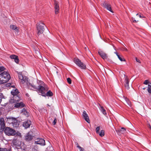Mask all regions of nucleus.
Masks as SVG:
<instances>
[{
  "mask_svg": "<svg viewBox=\"0 0 151 151\" xmlns=\"http://www.w3.org/2000/svg\"><path fill=\"white\" fill-rule=\"evenodd\" d=\"M10 78V74L7 71H4L0 73V84L7 82Z\"/></svg>",
  "mask_w": 151,
  "mask_h": 151,
  "instance_id": "1",
  "label": "nucleus"
},
{
  "mask_svg": "<svg viewBox=\"0 0 151 151\" xmlns=\"http://www.w3.org/2000/svg\"><path fill=\"white\" fill-rule=\"evenodd\" d=\"M4 129V133L6 135L9 136H14L16 134L15 131L9 127H7Z\"/></svg>",
  "mask_w": 151,
  "mask_h": 151,
  "instance_id": "2",
  "label": "nucleus"
},
{
  "mask_svg": "<svg viewBox=\"0 0 151 151\" xmlns=\"http://www.w3.org/2000/svg\"><path fill=\"white\" fill-rule=\"evenodd\" d=\"M74 61L81 69H86V66L85 64L82 62L81 61L77 58H74Z\"/></svg>",
  "mask_w": 151,
  "mask_h": 151,
  "instance_id": "3",
  "label": "nucleus"
},
{
  "mask_svg": "<svg viewBox=\"0 0 151 151\" xmlns=\"http://www.w3.org/2000/svg\"><path fill=\"white\" fill-rule=\"evenodd\" d=\"M45 24L42 22H40L37 24V34L39 35L42 34L44 30Z\"/></svg>",
  "mask_w": 151,
  "mask_h": 151,
  "instance_id": "4",
  "label": "nucleus"
},
{
  "mask_svg": "<svg viewBox=\"0 0 151 151\" xmlns=\"http://www.w3.org/2000/svg\"><path fill=\"white\" fill-rule=\"evenodd\" d=\"M101 6L104 8L106 9L107 10L110 11L112 13L114 12L111 9V5L109 4L106 1H104L103 3L101 4Z\"/></svg>",
  "mask_w": 151,
  "mask_h": 151,
  "instance_id": "5",
  "label": "nucleus"
},
{
  "mask_svg": "<svg viewBox=\"0 0 151 151\" xmlns=\"http://www.w3.org/2000/svg\"><path fill=\"white\" fill-rule=\"evenodd\" d=\"M45 90L46 88L45 87L39 85L37 91L40 95L43 96H45L44 95H45Z\"/></svg>",
  "mask_w": 151,
  "mask_h": 151,
  "instance_id": "6",
  "label": "nucleus"
},
{
  "mask_svg": "<svg viewBox=\"0 0 151 151\" xmlns=\"http://www.w3.org/2000/svg\"><path fill=\"white\" fill-rule=\"evenodd\" d=\"M18 75L19 78L21 83H24L27 80V77L22 75V72H19L18 73Z\"/></svg>",
  "mask_w": 151,
  "mask_h": 151,
  "instance_id": "7",
  "label": "nucleus"
},
{
  "mask_svg": "<svg viewBox=\"0 0 151 151\" xmlns=\"http://www.w3.org/2000/svg\"><path fill=\"white\" fill-rule=\"evenodd\" d=\"M35 144L41 145H45V140L42 138H37L35 139Z\"/></svg>",
  "mask_w": 151,
  "mask_h": 151,
  "instance_id": "8",
  "label": "nucleus"
},
{
  "mask_svg": "<svg viewBox=\"0 0 151 151\" xmlns=\"http://www.w3.org/2000/svg\"><path fill=\"white\" fill-rule=\"evenodd\" d=\"M5 127V124L3 118L0 119V132H3Z\"/></svg>",
  "mask_w": 151,
  "mask_h": 151,
  "instance_id": "9",
  "label": "nucleus"
},
{
  "mask_svg": "<svg viewBox=\"0 0 151 151\" xmlns=\"http://www.w3.org/2000/svg\"><path fill=\"white\" fill-rule=\"evenodd\" d=\"M54 8L55 14H57L59 13V2L56 0L54 1Z\"/></svg>",
  "mask_w": 151,
  "mask_h": 151,
  "instance_id": "10",
  "label": "nucleus"
},
{
  "mask_svg": "<svg viewBox=\"0 0 151 151\" xmlns=\"http://www.w3.org/2000/svg\"><path fill=\"white\" fill-rule=\"evenodd\" d=\"M82 116L84 119L88 123H90V121L89 119L88 115L87 114L86 111H83V113L82 114Z\"/></svg>",
  "mask_w": 151,
  "mask_h": 151,
  "instance_id": "11",
  "label": "nucleus"
},
{
  "mask_svg": "<svg viewBox=\"0 0 151 151\" xmlns=\"http://www.w3.org/2000/svg\"><path fill=\"white\" fill-rule=\"evenodd\" d=\"M31 122L29 120L25 121L23 123V126L25 128H27L29 127L31 124Z\"/></svg>",
  "mask_w": 151,
  "mask_h": 151,
  "instance_id": "12",
  "label": "nucleus"
},
{
  "mask_svg": "<svg viewBox=\"0 0 151 151\" xmlns=\"http://www.w3.org/2000/svg\"><path fill=\"white\" fill-rule=\"evenodd\" d=\"M98 54L103 59H106L107 58V54L102 51H98Z\"/></svg>",
  "mask_w": 151,
  "mask_h": 151,
  "instance_id": "13",
  "label": "nucleus"
},
{
  "mask_svg": "<svg viewBox=\"0 0 151 151\" xmlns=\"http://www.w3.org/2000/svg\"><path fill=\"white\" fill-rule=\"evenodd\" d=\"M25 105L22 102H20V103H17L14 104V107L16 108H21L25 106Z\"/></svg>",
  "mask_w": 151,
  "mask_h": 151,
  "instance_id": "14",
  "label": "nucleus"
},
{
  "mask_svg": "<svg viewBox=\"0 0 151 151\" xmlns=\"http://www.w3.org/2000/svg\"><path fill=\"white\" fill-rule=\"evenodd\" d=\"M9 58L12 59H14L15 62L17 63H18L19 62L18 57L16 55H12L9 56Z\"/></svg>",
  "mask_w": 151,
  "mask_h": 151,
  "instance_id": "15",
  "label": "nucleus"
},
{
  "mask_svg": "<svg viewBox=\"0 0 151 151\" xmlns=\"http://www.w3.org/2000/svg\"><path fill=\"white\" fill-rule=\"evenodd\" d=\"M25 138L26 140L27 141L29 142L31 141L32 139L33 136L28 133L25 136Z\"/></svg>",
  "mask_w": 151,
  "mask_h": 151,
  "instance_id": "16",
  "label": "nucleus"
},
{
  "mask_svg": "<svg viewBox=\"0 0 151 151\" xmlns=\"http://www.w3.org/2000/svg\"><path fill=\"white\" fill-rule=\"evenodd\" d=\"M125 83L124 85L126 89H129V81L127 76L125 78Z\"/></svg>",
  "mask_w": 151,
  "mask_h": 151,
  "instance_id": "17",
  "label": "nucleus"
},
{
  "mask_svg": "<svg viewBox=\"0 0 151 151\" xmlns=\"http://www.w3.org/2000/svg\"><path fill=\"white\" fill-rule=\"evenodd\" d=\"M21 99V96L19 95L13 96V100L16 102H18Z\"/></svg>",
  "mask_w": 151,
  "mask_h": 151,
  "instance_id": "18",
  "label": "nucleus"
},
{
  "mask_svg": "<svg viewBox=\"0 0 151 151\" xmlns=\"http://www.w3.org/2000/svg\"><path fill=\"white\" fill-rule=\"evenodd\" d=\"M19 123L17 120L15 119L12 124V126H13L14 127H19Z\"/></svg>",
  "mask_w": 151,
  "mask_h": 151,
  "instance_id": "19",
  "label": "nucleus"
},
{
  "mask_svg": "<svg viewBox=\"0 0 151 151\" xmlns=\"http://www.w3.org/2000/svg\"><path fill=\"white\" fill-rule=\"evenodd\" d=\"M15 118H7L6 122L9 124H12L14 119Z\"/></svg>",
  "mask_w": 151,
  "mask_h": 151,
  "instance_id": "20",
  "label": "nucleus"
},
{
  "mask_svg": "<svg viewBox=\"0 0 151 151\" xmlns=\"http://www.w3.org/2000/svg\"><path fill=\"white\" fill-rule=\"evenodd\" d=\"M99 106L100 107V110L102 113L105 115H106L107 113H106V111L104 109V107L103 106H101L100 104H99Z\"/></svg>",
  "mask_w": 151,
  "mask_h": 151,
  "instance_id": "21",
  "label": "nucleus"
},
{
  "mask_svg": "<svg viewBox=\"0 0 151 151\" xmlns=\"http://www.w3.org/2000/svg\"><path fill=\"white\" fill-rule=\"evenodd\" d=\"M11 93L13 96H14L18 95L19 92L18 90L17 89H16L14 90H13L11 91Z\"/></svg>",
  "mask_w": 151,
  "mask_h": 151,
  "instance_id": "22",
  "label": "nucleus"
},
{
  "mask_svg": "<svg viewBox=\"0 0 151 151\" xmlns=\"http://www.w3.org/2000/svg\"><path fill=\"white\" fill-rule=\"evenodd\" d=\"M21 113L26 117H28L29 116V113L27 112V110L24 108L22 109Z\"/></svg>",
  "mask_w": 151,
  "mask_h": 151,
  "instance_id": "23",
  "label": "nucleus"
},
{
  "mask_svg": "<svg viewBox=\"0 0 151 151\" xmlns=\"http://www.w3.org/2000/svg\"><path fill=\"white\" fill-rule=\"evenodd\" d=\"M116 131L117 132H120L122 134H124L126 133V129L124 127H122L120 129L116 130Z\"/></svg>",
  "mask_w": 151,
  "mask_h": 151,
  "instance_id": "24",
  "label": "nucleus"
},
{
  "mask_svg": "<svg viewBox=\"0 0 151 151\" xmlns=\"http://www.w3.org/2000/svg\"><path fill=\"white\" fill-rule=\"evenodd\" d=\"M45 96H43L46 97V96H51L53 95V93L52 92V91L49 90L48 91H47L46 93H45Z\"/></svg>",
  "mask_w": 151,
  "mask_h": 151,
  "instance_id": "25",
  "label": "nucleus"
},
{
  "mask_svg": "<svg viewBox=\"0 0 151 151\" xmlns=\"http://www.w3.org/2000/svg\"><path fill=\"white\" fill-rule=\"evenodd\" d=\"M10 27L11 29L14 30L16 32L18 30V28L15 25H11Z\"/></svg>",
  "mask_w": 151,
  "mask_h": 151,
  "instance_id": "26",
  "label": "nucleus"
},
{
  "mask_svg": "<svg viewBox=\"0 0 151 151\" xmlns=\"http://www.w3.org/2000/svg\"><path fill=\"white\" fill-rule=\"evenodd\" d=\"M125 99L127 104L130 107H131L132 104L130 100L127 98H125Z\"/></svg>",
  "mask_w": 151,
  "mask_h": 151,
  "instance_id": "27",
  "label": "nucleus"
},
{
  "mask_svg": "<svg viewBox=\"0 0 151 151\" xmlns=\"http://www.w3.org/2000/svg\"><path fill=\"white\" fill-rule=\"evenodd\" d=\"M117 57L121 61H125V59L123 58V57L120 55H117Z\"/></svg>",
  "mask_w": 151,
  "mask_h": 151,
  "instance_id": "28",
  "label": "nucleus"
},
{
  "mask_svg": "<svg viewBox=\"0 0 151 151\" xmlns=\"http://www.w3.org/2000/svg\"><path fill=\"white\" fill-rule=\"evenodd\" d=\"M55 116H51L49 117L48 121L50 123H52L53 121Z\"/></svg>",
  "mask_w": 151,
  "mask_h": 151,
  "instance_id": "29",
  "label": "nucleus"
},
{
  "mask_svg": "<svg viewBox=\"0 0 151 151\" xmlns=\"http://www.w3.org/2000/svg\"><path fill=\"white\" fill-rule=\"evenodd\" d=\"M105 131L104 130H101V132H99V133H98L99 136L101 137H103L104 135Z\"/></svg>",
  "mask_w": 151,
  "mask_h": 151,
  "instance_id": "30",
  "label": "nucleus"
},
{
  "mask_svg": "<svg viewBox=\"0 0 151 151\" xmlns=\"http://www.w3.org/2000/svg\"><path fill=\"white\" fill-rule=\"evenodd\" d=\"M6 70V68L3 66H0V73H1L4 71H5V70Z\"/></svg>",
  "mask_w": 151,
  "mask_h": 151,
  "instance_id": "31",
  "label": "nucleus"
},
{
  "mask_svg": "<svg viewBox=\"0 0 151 151\" xmlns=\"http://www.w3.org/2000/svg\"><path fill=\"white\" fill-rule=\"evenodd\" d=\"M0 151H12L11 149H9L8 150L6 148H0Z\"/></svg>",
  "mask_w": 151,
  "mask_h": 151,
  "instance_id": "32",
  "label": "nucleus"
},
{
  "mask_svg": "<svg viewBox=\"0 0 151 151\" xmlns=\"http://www.w3.org/2000/svg\"><path fill=\"white\" fill-rule=\"evenodd\" d=\"M57 121V119L55 117V116L53 121L52 122V124L54 125L56 124Z\"/></svg>",
  "mask_w": 151,
  "mask_h": 151,
  "instance_id": "33",
  "label": "nucleus"
},
{
  "mask_svg": "<svg viewBox=\"0 0 151 151\" xmlns=\"http://www.w3.org/2000/svg\"><path fill=\"white\" fill-rule=\"evenodd\" d=\"M76 145H77V147H78L80 149V151H83L84 150V149L82 147H81L78 145V144L77 143Z\"/></svg>",
  "mask_w": 151,
  "mask_h": 151,
  "instance_id": "34",
  "label": "nucleus"
},
{
  "mask_svg": "<svg viewBox=\"0 0 151 151\" xmlns=\"http://www.w3.org/2000/svg\"><path fill=\"white\" fill-rule=\"evenodd\" d=\"M147 90L149 93H151V85H148V88Z\"/></svg>",
  "mask_w": 151,
  "mask_h": 151,
  "instance_id": "35",
  "label": "nucleus"
},
{
  "mask_svg": "<svg viewBox=\"0 0 151 151\" xmlns=\"http://www.w3.org/2000/svg\"><path fill=\"white\" fill-rule=\"evenodd\" d=\"M67 80L68 83L69 84L71 83V80L70 78H68L67 79Z\"/></svg>",
  "mask_w": 151,
  "mask_h": 151,
  "instance_id": "36",
  "label": "nucleus"
},
{
  "mask_svg": "<svg viewBox=\"0 0 151 151\" xmlns=\"http://www.w3.org/2000/svg\"><path fill=\"white\" fill-rule=\"evenodd\" d=\"M100 127H98L96 128V133L98 134L99 133V130H100Z\"/></svg>",
  "mask_w": 151,
  "mask_h": 151,
  "instance_id": "37",
  "label": "nucleus"
},
{
  "mask_svg": "<svg viewBox=\"0 0 151 151\" xmlns=\"http://www.w3.org/2000/svg\"><path fill=\"white\" fill-rule=\"evenodd\" d=\"M30 86L33 87L34 89L36 90H37V89L38 88H37L36 86L35 85H32V84H31L30 85Z\"/></svg>",
  "mask_w": 151,
  "mask_h": 151,
  "instance_id": "38",
  "label": "nucleus"
},
{
  "mask_svg": "<svg viewBox=\"0 0 151 151\" xmlns=\"http://www.w3.org/2000/svg\"><path fill=\"white\" fill-rule=\"evenodd\" d=\"M149 83V80H147L145 81L143 83L145 85H147V84H148Z\"/></svg>",
  "mask_w": 151,
  "mask_h": 151,
  "instance_id": "39",
  "label": "nucleus"
},
{
  "mask_svg": "<svg viewBox=\"0 0 151 151\" xmlns=\"http://www.w3.org/2000/svg\"><path fill=\"white\" fill-rule=\"evenodd\" d=\"M132 20L133 21V22L134 23H137L139 22L138 20L136 21L135 19L134 18H133V17L132 18Z\"/></svg>",
  "mask_w": 151,
  "mask_h": 151,
  "instance_id": "40",
  "label": "nucleus"
},
{
  "mask_svg": "<svg viewBox=\"0 0 151 151\" xmlns=\"http://www.w3.org/2000/svg\"><path fill=\"white\" fill-rule=\"evenodd\" d=\"M137 16H138L140 18L142 17H144L142 16V17L141 15V14L140 13H138L136 14Z\"/></svg>",
  "mask_w": 151,
  "mask_h": 151,
  "instance_id": "41",
  "label": "nucleus"
},
{
  "mask_svg": "<svg viewBox=\"0 0 151 151\" xmlns=\"http://www.w3.org/2000/svg\"><path fill=\"white\" fill-rule=\"evenodd\" d=\"M122 50L123 51H127L128 50L127 48L125 47H123L122 48Z\"/></svg>",
  "mask_w": 151,
  "mask_h": 151,
  "instance_id": "42",
  "label": "nucleus"
},
{
  "mask_svg": "<svg viewBox=\"0 0 151 151\" xmlns=\"http://www.w3.org/2000/svg\"><path fill=\"white\" fill-rule=\"evenodd\" d=\"M136 61L139 63H141V62L140 61V60L138 58H136Z\"/></svg>",
  "mask_w": 151,
  "mask_h": 151,
  "instance_id": "43",
  "label": "nucleus"
},
{
  "mask_svg": "<svg viewBox=\"0 0 151 151\" xmlns=\"http://www.w3.org/2000/svg\"><path fill=\"white\" fill-rule=\"evenodd\" d=\"M25 95L27 97H28L29 96V95L28 93H26Z\"/></svg>",
  "mask_w": 151,
  "mask_h": 151,
  "instance_id": "44",
  "label": "nucleus"
},
{
  "mask_svg": "<svg viewBox=\"0 0 151 151\" xmlns=\"http://www.w3.org/2000/svg\"><path fill=\"white\" fill-rule=\"evenodd\" d=\"M41 84H42V85H44V83L43 82H42V81H41Z\"/></svg>",
  "mask_w": 151,
  "mask_h": 151,
  "instance_id": "45",
  "label": "nucleus"
},
{
  "mask_svg": "<svg viewBox=\"0 0 151 151\" xmlns=\"http://www.w3.org/2000/svg\"><path fill=\"white\" fill-rule=\"evenodd\" d=\"M115 53L116 54V55L117 56V55H119V54L117 52H115Z\"/></svg>",
  "mask_w": 151,
  "mask_h": 151,
  "instance_id": "46",
  "label": "nucleus"
},
{
  "mask_svg": "<svg viewBox=\"0 0 151 151\" xmlns=\"http://www.w3.org/2000/svg\"><path fill=\"white\" fill-rule=\"evenodd\" d=\"M22 151H26L25 149L23 148V149H22Z\"/></svg>",
  "mask_w": 151,
  "mask_h": 151,
  "instance_id": "47",
  "label": "nucleus"
},
{
  "mask_svg": "<svg viewBox=\"0 0 151 151\" xmlns=\"http://www.w3.org/2000/svg\"><path fill=\"white\" fill-rule=\"evenodd\" d=\"M148 85H151V83L149 82V83H148Z\"/></svg>",
  "mask_w": 151,
  "mask_h": 151,
  "instance_id": "48",
  "label": "nucleus"
},
{
  "mask_svg": "<svg viewBox=\"0 0 151 151\" xmlns=\"http://www.w3.org/2000/svg\"><path fill=\"white\" fill-rule=\"evenodd\" d=\"M0 100H1V99H0Z\"/></svg>",
  "mask_w": 151,
  "mask_h": 151,
  "instance_id": "49",
  "label": "nucleus"
},
{
  "mask_svg": "<svg viewBox=\"0 0 151 151\" xmlns=\"http://www.w3.org/2000/svg\"><path fill=\"white\" fill-rule=\"evenodd\" d=\"M151 83V82H150Z\"/></svg>",
  "mask_w": 151,
  "mask_h": 151,
  "instance_id": "50",
  "label": "nucleus"
}]
</instances>
